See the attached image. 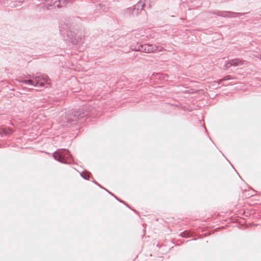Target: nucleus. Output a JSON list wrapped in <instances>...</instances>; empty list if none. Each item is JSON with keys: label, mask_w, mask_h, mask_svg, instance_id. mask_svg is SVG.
<instances>
[{"label": "nucleus", "mask_w": 261, "mask_h": 261, "mask_svg": "<svg viewBox=\"0 0 261 261\" xmlns=\"http://www.w3.org/2000/svg\"><path fill=\"white\" fill-rule=\"evenodd\" d=\"M23 82H24V83L25 84H32V85H34L33 83V81H31V80H25Z\"/></svg>", "instance_id": "39448f33"}, {"label": "nucleus", "mask_w": 261, "mask_h": 261, "mask_svg": "<svg viewBox=\"0 0 261 261\" xmlns=\"http://www.w3.org/2000/svg\"><path fill=\"white\" fill-rule=\"evenodd\" d=\"M243 64V62L238 59H234L230 61L226 65V67H230L231 66H237Z\"/></svg>", "instance_id": "7ed1b4c3"}, {"label": "nucleus", "mask_w": 261, "mask_h": 261, "mask_svg": "<svg viewBox=\"0 0 261 261\" xmlns=\"http://www.w3.org/2000/svg\"><path fill=\"white\" fill-rule=\"evenodd\" d=\"M73 0H66V5L68 2H72Z\"/></svg>", "instance_id": "6e6552de"}, {"label": "nucleus", "mask_w": 261, "mask_h": 261, "mask_svg": "<svg viewBox=\"0 0 261 261\" xmlns=\"http://www.w3.org/2000/svg\"><path fill=\"white\" fill-rule=\"evenodd\" d=\"M66 5V0H56L55 1L53 6L55 8H61Z\"/></svg>", "instance_id": "20e7f679"}, {"label": "nucleus", "mask_w": 261, "mask_h": 261, "mask_svg": "<svg viewBox=\"0 0 261 261\" xmlns=\"http://www.w3.org/2000/svg\"><path fill=\"white\" fill-rule=\"evenodd\" d=\"M68 154V151L67 150L63 149L55 152L53 154V156L56 160L61 162H64V159Z\"/></svg>", "instance_id": "f257e3e1"}, {"label": "nucleus", "mask_w": 261, "mask_h": 261, "mask_svg": "<svg viewBox=\"0 0 261 261\" xmlns=\"http://www.w3.org/2000/svg\"><path fill=\"white\" fill-rule=\"evenodd\" d=\"M81 175L83 176V177H84V178H85V179H88L89 177V175L86 174V175H83V174H81Z\"/></svg>", "instance_id": "423d86ee"}, {"label": "nucleus", "mask_w": 261, "mask_h": 261, "mask_svg": "<svg viewBox=\"0 0 261 261\" xmlns=\"http://www.w3.org/2000/svg\"><path fill=\"white\" fill-rule=\"evenodd\" d=\"M43 80L47 84H49V82H48V80L47 79H43Z\"/></svg>", "instance_id": "0eeeda50"}, {"label": "nucleus", "mask_w": 261, "mask_h": 261, "mask_svg": "<svg viewBox=\"0 0 261 261\" xmlns=\"http://www.w3.org/2000/svg\"><path fill=\"white\" fill-rule=\"evenodd\" d=\"M228 79H229V78L226 77L224 79L221 80V81L226 80H228Z\"/></svg>", "instance_id": "1a4fd4ad"}, {"label": "nucleus", "mask_w": 261, "mask_h": 261, "mask_svg": "<svg viewBox=\"0 0 261 261\" xmlns=\"http://www.w3.org/2000/svg\"><path fill=\"white\" fill-rule=\"evenodd\" d=\"M158 49V46H153L151 44H144L143 45H141L139 50L142 51L144 53H152Z\"/></svg>", "instance_id": "f03ea898"}]
</instances>
